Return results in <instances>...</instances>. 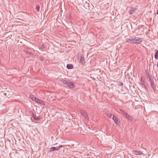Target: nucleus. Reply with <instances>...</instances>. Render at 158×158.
<instances>
[{"label":"nucleus","mask_w":158,"mask_h":158,"mask_svg":"<svg viewBox=\"0 0 158 158\" xmlns=\"http://www.w3.org/2000/svg\"><path fill=\"white\" fill-rule=\"evenodd\" d=\"M30 98H31L33 100H34L35 102H36L42 105L45 106V104L44 101L38 99L35 97L32 94H30Z\"/></svg>","instance_id":"f257e3e1"},{"label":"nucleus","mask_w":158,"mask_h":158,"mask_svg":"<svg viewBox=\"0 0 158 158\" xmlns=\"http://www.w3.org/2000/svg\"><path fill=\"white\" fill-rule=\"evenodd\" d=\"M112 118L116 124L119 125L120 124V122L119 119L116 116L114 115Z\"/></svg>","instance_id":"f03ea898"},{"label":"nucleus","mask_w":158,"mask_h":158,"mask_svg":"<svg viewBox=\"0 0 158 158\" xmlns=\"http://www.w3.org/2000/svg\"><path fill=\"white\" fill-rule=\"evenodd\" d=\"M148 81L150 82L151 87L153 89H155L156 87L153 80L151 78H150V79H149V80Z\"/></svg>","instance_id":"7ed1b4c3"},{"label":"nucleus","mask_w":158,"mask_h":158,"mask_svg":"<svg viewBox=\"0 0 158 158\" xmlns=\"http://www.w3.org/2000/svg\"><path fill=\"white\" fill-rule=\"evenodd\" d=\"M63 146L62 145H60L58 147H51L50 148V152L51 151H57L59 149H60V148H62Z\"/></svg>","instance_id":"20e7f679"},{"label":"nucleus","mask_w":158,"mask_h":158,"mask_svg":"<svg viewBox=\"0 0 158 158\" xmlns=\"http://www.w3.org/2000/svg\"><path fill=\"white\" fill-rule=\"evenodd\" d=\"M135 44H139L142 41L141 38L139 37H135Z\"/></svg>","instance_id":"39448f33"},{"label":"nucleus","mask_w":158,"mask_h":158,"mask_svg":"<svg viewBox=\"0 0 158 158\" xmlns=\"http://www.w3.org/2000/svg\"><path fill=\"white\" fill-rule=\"evenodd\" d=\"M119 110L121 111V114L123 115L125 118H127L128 116L129 115L125 111L123 110L120 109Z\"/></svg>","instance_id":"423d86ee"},{"label":"nucleus","mask_w":158,"mask_h":158,"mask_svg":"<svg viewBox=\"0 0 158 158\" xmlns=\"http://www.w3.org/2000/svg\"><path fill=\"white\" fill-rule=\"evenodd\" d=\"M127 42L131 44H135V37H133L131 39L127 40Z\"/></svg>","instance_id":"0eeeda50"},{"label":"nucleus","mask_w":158,"mask_h":158,"mask_svg":"<svg viewBox=\"0 0 158 158\" xmlns=\"http://www.w3.org/2000/svg\"><path fill=\"white\" fill-rule=\"evenodd\" d=\"M81 115L84 117L85 119L87 118V114L85 110H81Z\"/></svg>","instance_id":"6e6552de"},{"label":"nucleus","mask_w":158,"mask_h":158,"mask_svg":"<svg viewBox=\"0 0 158 158\" xmlns=\"http://www.w3.org/2000/svg\"><path fill=\"white\" fill-rule=\"evenodd\" d=\"M132 152L133 154L135 155H140L143 154L142 152L141 151L133 150Z\"/></svg>","instance_id":"1a4fd4ad"},{"label":"nucleus","mask_w":158,"mask_h":158,"mask_svg":"<svg viewBox=\"0 0 158 158\" xmlns=\"http://www.w3.org/2000/svg\"><path fill=\"white\" fill-rule=\"evenodd\" d=\"M137 10V9L135 7H132L131 8L130 10L129 11V13L130 15L133 14L134 12H135Z\"/></svg>","instance_id":"9d476101"},{"label":"nucleus","mask_w":158,"mask_h":158,"mask_svg":"<svg viewBox=\"0 0 158 158\" xmlns=\"http://www.w3.org/2000/svg\"><path fill=\"white\" fill-rule=\"evenodd\" d=\"M79 62L82 64H84L85 63V60L84 56H81L79 60Z\"/></svg>","instance_id":"9b49d317"},{"label":"nucleus","mask_w":158,"mask_h":158,"mask_svg":"<svg viewBox=\"0 0 158 158\" xmlns=\"http://www.w3.org/2000/svg\"><path fill=\"white\" fill-rule=\"evenodd\" d=\"M145 73L146 74V76L147 77V80H149V79H150V78H151V76L150 75L148 71H146Z\"/></svg>","instance_id":"f8f14e48"},{"label":"nucleus","mask_w":158,"mask_h":158,"mask_svg":"<svg viewBox=\"0 0 158 158\" xmlns=\"http://www.w3.org/2000/svg\"><path fill=\"white\" fill-rule=\"evenodd\" d=\"M73 67L72 64H68L67 65V68L68 69H72Z\"/></svg>","instance_id":"ddd939ff"},{"label":"nucleus","mask_w":158,"mask_h":158,"mask_svg":"<svg viewBox=\"0 0 158 158\" xmlns=\"http://www.w3.org/2000/svg\"><path fill=\"white\" fill-rule=\"evenodd\" d=\"M156 52L155 54L154 57L156 59H158V50L155 51Z\"/></svg>","instance_id":"4468645a"},{"label":"nucleus","mask_w":158,"mask_h":158,"mask_svg":"<svg viewBox=\"0 0 158 158\" xmlns=\"http://www.w3.org/2000/svg\"><path fill=\"white\" fill-rule=\"evenodd\" d=\"M127 118H128L129 120L132 122H134L135 121V120L132 118V116H130L129 115L128 116Z\"/></svg>","instance_id":"2eb2a0df"},{"label":"nucleus","mask_w":158,"mask_h":158,"mask_svg":"<svg viewBox=\"0 0 158 158\" xmlns=\"http://www.w3.org/2000/svg\"><path fill=\"white\" fill-rule=\"evenodd\" d=\"M75 86V84L73 83L70 82V84L69 87L71 88H73Z\"/></svg>","instance_id":"dca6fc26"},{"label":"nucleus","mask_w":158,"mask_h":158,"mask_svg":"<svg viewBox=\"0 0 158 158\" xmlns=\"http://www.w3.org/2000/svg\"><path fill=\"white\" fill-rule=\"evenodd\" d=\"M60 81L62 83H63L64 84L66 85L68 82V81L67 80L64 79L61 80Z\"/></svg>","instance_id":"f3484780"},{"label":"nucleus","mask_w":158,"mask_h":158,"mask_svg":"<svg viewBox=\"0 0 158 158\" xmlns=\"http://www.w3.org/2000/svg\"><path fill=\"white\" fill-rule=\"evenodd\" d=\"M112 115H113L112 114H111V113H108L106 114V116L107 117L110 118H111V116H112Z\"/></svg>","instance_id":"a211bd4d"},{"label":"nucleus","mask_w":158,"mask_h":158,"mask_svg":"<svg viewBox=\"0 0 158 158\" xmlns=\"http://www.w3.org/2000/svg\"><path fill=\"white\" fill-rule=\"evenodd\" d=\"M36 10L38 11H40V6L39 5H37L36 7Z\"/></svg>","instance_id":"6ab92c4d"},{"label":"nucleus","mask_w":158,"mask_h":158,"mask_svg":"<svg viewBox=\"0 0 158 158\" xmlns=\"http://www.w3.org/2000/svg\"><path fill=\"white\" fill-rule=\"evenodd\" d=\"M40 48L41 49H43L44 48V46L43 44H42L40 46Z\"/></svg>","instance_id":"aec40b11"},{"label":"nucleus","mask_w":158,"mask_h":158,"mask_svg":"<svg viewBox=\"0 0 158 158\" xmlns=\"http://www.w3.org/2000/svg\"><path fill=\"white\" fill-rule=\"evenodd\" d=\"M118 86H122L123 85V84L122 82H118Z\"/></svg>","instance_id":"412c9836"},{"label":"nucleus","mask_w":158,"mask_h":158,"mask_svg":"<svg viewBox=\"0 0 158 158\" xmlns=\"http://www.w3.org/2000/svg\"><path fill=\"white\" fill-rule=\"evenodd\" d=\"M70 82H67L66 85H67L68 86H69V85H70Z\"/></svg>","instance_id":"4be33fe9"},{"label":"nucleus","mask_w":158,"mask_h":158,"mask_svg":"<svg viewBox=\"0 0 158 158\" xmlns=\"http://www.w3.org/2000/svg\"><path fill=\"white\" fill-rule=\"evenodd\" d=\"M35 119L37 121H39L40 120V118H38L35 117Z\"/></svg>","instance_id":"5701e85b"},{"label":"nucleus","mask_w":158,"mask_h":158,"mask_svg":"<svg viewBox=\"0 0 158 158\" xmlns=\"http://www.w3.org/2000/svg\"><path fill=\"white\" fill-rule=\"evenodd\" d=\"M32 117H33V118H34V119H35V117H35V115H34V113H32Z\"/></svg>","instance_id":"b1692460"},{"label":"nucleus","mask_w":158,"mask_h":158,"mask_svg":"<svg viewBox=\"0 0 158 158\" xmlns=\"http://www.w3.org/2000/svg\"><path fill=\"white\" fill-rule=\"evenodd\" d=\"M157 80H158V77L157 78Z\"/></svg>","instance_id":"393cba45"}]
</instances>
